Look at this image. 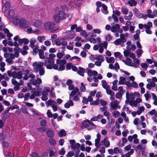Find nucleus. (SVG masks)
Segmentation results:
<instances>
[{
  "mask_svg": "<svg viewBox=\"0 0 157 157\" xmlns=\"http://www.w3.org/2000/svg\"><path fill=\"white\" fill-rule=\"evenodd\" d=\"M44 27L46 29H50L51 32L53 33L57 30L59 28V26L54 22H47L45 23Z\"/></svg>",
  "mask_w": 157,
  "mask_h": 157,
  "instance_id": "1",
  "label": "nucleus"
},
{
  "mask_svg": "<svg viewBox=\"0 0 157 157\" xmlns=\"http://www.w3.org/2000/svg\"><path fill=\"white\" fill-rule=\"evenodd\" d=\"M69 16V14H67L66 15L63 11H59L58 14H56L54 15L53 18L54 20H60V19L63 20L66 18V16L68 17Z\"/></svg>",
  "mask_w": 157,
  "mask_h": 157,
  "instance_id": "2",
  "label": "nucleus"
},
{
  "mask_svg": "<svg viewBox=\"0 0 157 157\" xmlns=\"http://www.w3.org/2000/svg\"><path fill=\"white\" fill-rule=\"evenodd\" d=\"M44 63V66L46 67L47 69H52V66L54 64V59H48L45 58Z\"/></svg>",
  "mask_w": 157,
  "mask_h": 157,
  "instance_id": "3",
  "label": "nucleus"
},
{
  "mask_svg": "<svg viewBox=\"0 0 157 157\" xmlns=\"http://www.w3.org/2000/svg\"><path fill=\"white\" fill-rule=\"evenodd\" d=\"M19 25L25 29L28 28V26L31 25V23L29 20H19Z\"/></svg>",
  "mask_w": 157,
  "mask_h": 157,
  "instance_id": "4",
  "label": "nucleus"
},
{
  "mask_svg": "<svg viewBox=\"0 0 157 157\" xmlns=\"http://www.w3.org/2000/svg\"><path fill=\"white\" fill-rule=\"evenodd\" d=\"M133 11L135 15L139 18H143L144 19H146L147 18V14H144L142 13H140L138 10L136 8H135L133 9Z\"/></svg>",
  "mask_w": 157,
  "mask_h": 157,
  "instance_id": "5",
  "label": "nucleus"
},
{
  "mask_svg": "<svg viewBox=\"0 0 157 157\" xmlns=\"http://www.w3.org/2000/svg\"><path fill=\"white\" fill-rule=\"evenodd\" d=\"M85 71L86 70L85 68L79 67L78 68L77 73L79 75L83 77L84 76V73L85 72Z\"/></svg>",
  "mask_w": 157,
  "mask_h": 157,
  "instance_id": "6",
  "label": "nucleus"
},
{
  "mask_svg": "<svg viewBox=\"0 0 157 157\" xmlns=\"http://www.w3.org/2000/svg\"><path fill=\"white\" fill-rule=\"evenodd\" d=\"M46 134L48 137L53 138L54 135V132L51 129H48L46 132Z\"/></svg>",
  "mask_w": 157,
  "mask_h": 157,
  "instance_id": "7",
  "label": "nucleus"
},
{
  "mask_svg": "<svg viewBox=\"0 0 157 157\" xmlns=\"http://www.w3.org/2000/svg\"><path fill=\"white\" fill-rule=\"evenodd\" d=\"M120 14V13L119 11L117 10H115V11L113 10L112 17L113 19V20H118L116 15L119 16Z\"/></svg>",
  "mask_w": 157,
  "mask_h": 157,
  "instance_id": "8",
  "label": "nucleus"
},
{
  "mask_svg": "<svg viewBox=\"0 0 157 157\" xmlns=\"http://www.w3.org/2000/svg\"><path fill=\"white\" fill-rule=\"evenodd\" d=\"M118 102L116 100L114 102H111L110 105L111 107L113 110H116L117 109V105H118Z\"/></svg>",
  "mask_w": 157,
  "mask_h": 157,
  "instance_id": "9",
  "label": "nucleus"
},
{
  "mask_svg": "<svg viewBox=\"0 0 157 157\" xmlns=\"http://www.w3.org/2000/svg\"><path fill=\"white\" fill-rule=\"evenodd\" d=\"M44 65V63L42 62H38V64L36 68H35V71L36 72L38 71V70L44 68L43 67Z\"/></svg>",
  "mask_w": 157,
  "mask_h": 157,
  "instance_id": "10",
  "label": "nucleus"
},
{
  "mask_svg": "<svg viewBox=\"0 0 157 157\" xmlns=\"http://www.w3.org/2000/svg\"><path fill=\"white\" fill-rule=\"evenodd\" d=\"M102 9L101 10L102 12L105 14H107L108 13V11L107 10V7L104 4H102Z\"/></svg>",
  "mask_w": 157,
  "mask_h": 157,
  "instance_id": "11",
  "label": "nucleus"
},
{
  "mask_svg": "<svg viewBox=\"0 0 157 157\" xmlns=\"http://www.w3.org/2000/svg\"><path fill=\"white\" fill-rule=\"evenodd\" d=\"M35 21L33 22V25L36 28H39L42 25V22L40 20H35Z\"/></svg>",
  "mask_w": 157,
  "mask_h": 157,
  "instance_id": "12",
  "label": "nucleus"
},
{
  "mask_svg": "<svg viewBox=\"0 0 157 157\" xmlns=\"http://www.w3.org/2000/svg\"><path fill=\"white\" fill-rule=\"evenodd\" d=\"M74 105V103L72 101H69L68 102L66 103L64 105L65 108H69L70 106H72Z\"/></svg>",
  "mask_w": 157,
  "mask_h": 157,
  "instance_id": "13",
  "label": "nucleus"
},
{
  "mask_svg": "<svg viewBox=\"0 0 157 157\" xmlns=\"http://www.w3.org/2000/svg\"><path fill=\"white\" fill-rule=\"evenodd\" d=\"M58 134L60 137L62 138L66 135V133L64 129H62L59 131L58 133Z\"/></svg>",
  "mask_w": 157,
  "mask_h": 157,
  "instance_id": "14",
  "label": "nucleus"
},
{
  "mask_svg": "<svg viewBox=\"0 0 157 157\" xmlns=\"http://www.w3.org/2000/svg\"><path fill=\"white\" fill-rule=\"evenodd\" d=\"M31 48H33V54H34V53H35L36 55L38 52L39 51V49H38L39 46L34 45L33 46H31Z\"/></svg>",
  "mask_w": 157,
  "mask_h": 157,
  "instance_id": "15",
  "label": "nucleus"
},
{
  "mask_svg": "<svg viewBox=\"0 0 157 157\" xmlns=\"http://www.w3.org/2000/svg\"><path fill=\"white\" fill-rule=\"evenodd\" d=\"M39 55L40 58L42 59H45L44 54V52L41 49H39Z\"/></svg>",
  "mask_w": 157,
  "mask_h": 157,
  "instance_id": "16",
  "label": "nucleus"
},
{
  "mask_svg": "<svg viewBox=\"0 0 157 157\" xmlns=\"http://www.w3.org/2000/svg\"><path fill=\"white\" fill-rule=\"evenodd\" d=\"M108 45L106 41H104L103 43H100L98 44L99 47L104 48L105 49H106Z\"/></svg>",
  "mask_w": 157,
  "mask_h": 157,
  "instance_id": "17",
  "label": "nucleus"
},
{
  "mask_svg": "<svg viewBox=\"0 0 157 157\" xmlns=\"http://www.w3.org/2000/svg\"><path fill=\"white\" fill-rule=\"evenodd\" d=\"M15 12L13 10H10L8 13V16L9 18H11L15 15Z\"/></svg>",
  "mask_w": 157,
  "mask_h": 157,
  "instance_id": "18",
  "label": "nucleus"
},
{
  "mask_svg": "<svg viewBox=\"0 0 157 157\" xmlns=\"http://www.w3.org/2000/svg\"><path fill=\"white\" fill-rule=\"evenodd\" d=\"M4 7H5L4 9L6 11L10 9V3L8 2H6L4 5Z\"/></svg>",
  "mask_w": 157,
  "mask_h": 157,
  "instance_id": "19",
  "label": "nucleus"
},
{
  "mask_svg": "<svg viewBox=\"0 0 157 157\" xmlns=\"http://www.w3.org/2000/svg\"><path fill=\"white\" fill-rule=\"evenodd\" d=\"M106 60L107 62L108 63H113L115 62V59L113 57H110V58L106 57Z\"/></svg>",
  "mask_w": 157,
  "mask_h": 157,
  "instance_id": "20",
  "label": "nucleus"
},
{
  "mask_svg": "<svg viewBox=\"0 0 157 157\" xmlns=\"http://www.w3.org/2000/svg\"><path fill=\"white\" fill-rule=\"evenodd\" d=\"M66 63L67 61L65 59L60 60L58 59L56 60V63L57 64L61 65L62 63L64 64Z\"/></svg>",
  "mask_w": 157,
  "mask_h": 157,
  "instance_id": "21",
  "label": "nucleus"
},
{
  "mask_svg": "<svg viewBox=\"0 0 157 157\" xmlns=\"http://www.w3.org/2000/svg\"><path fill=\"white\" fill-rule=\"evenodd\" d=\"M78 88L77 87H76L75 88L74 90L71 91V93L70 94V96H73L76 94L77 92H78Z\"/></svg>",
  "mask_w": 157,
  "mask_h": 157,
  "instance_id": "22",
  "label": "nucleus"
},
{
  "mask_svg": "<svg viewBox=\"0 0 157 157\" xmlns=\"http://www.w3.org/2000/svg\"><path fill=\"white\" fill-rule=\"evenodd\" d=\"M80 147V144L78 143H76L74 146H71V147L72 149H73L74 150H75V149H79Z\"/></svg>",
  "mask_w": 157,
  "mask_h": 157,
  "instance_id": "23",
  "label": "nucleus"
},
{
  "mask_svg": "<svg viewBox=\"0 0 157 157\" xmlns=\"http://www.w3.org/2000/svg\"><path fill=\"white\" fill-rule=\"evenodd\" d=\"M126 80V79L124 77H121L120 78V80L119 81L118 83L120 85L124 84Z\"/></svg>",
  "mask_w": 157,
  "mask_h": 157,
  "instance_id": "24",
  "label": "nucleus"
},
{
  "mask_svg": "<svg viewBox=\"0 0 157 157\" xmlns=\"http://www.w3.org/2000/svg\"><path fill=\"white\" fill-rule=\"evenodd\" d=\"M94 59L96 60H100L101 62H103L104 61V57L102 55L96 56L94 58Z\"/></svg>",
  "mask_w": 157,
  "mask_h": 157,
  "instance_id": "25",
  "label": "nucleus"
},
{
  "mask_svg": "<svg viewBox=\"0 0 157 157\" xmlns=\"http://www.w3.org/2000/svg\"><path fill=\"white\" fill-rule=\"evenodd\" d=\"M53 103L52 105V107L54 111H56L57 109V103L56 102L53 101Z\"/></svg>",
  "mask_w": 157,
  "mask_h": 157,
  "instance_id": "26",
  "label": "nucleus"
},
{
  "mask_svg": "<svg viewBox=\"0 0 157 157\" xmlns=\"http://www.w3.org/2000/svg\"><path fill=\"white\" fill-rule=\"evenodd\" d=\"M80 35L81 36H84L85 39H86L87 37L88 36V34H87V33L84 30L81 31L80 33Z\"/></svg>",
  "mask_w": 157,
  "mask_h": 157,
  "instance_id": "27",
  "label": "nucleus"
},
{
  "mask_svg": "<svg viewBox=\"0 0 157 157\" xmlns=\"http://www.w3.org/2000/svg\"><path fill=\"white\" fill-rule=\"evenodd\" d=\"M104 145L106 147H108L110 146V142L108 140H107L106 138H105L104 140Z\"/></svg>",
  "mask_w": 157,
  "mask_h": 157,
  "instance_id": "28",
  "label": "nucleus"
},
{
  "mask_svg": "<svg viewBox=\"0 0 157 157\" xmlns=\"http://www.w3.org/2000/svg\"><path fill=\"white\" fill-rule=\"evenodd\" d=\"M81 86L80 87V89L81 91L82 92H84L86 90V88L83 82H81Z\"/></svg>",
  "mask_w": 157,
  "mask_h": 157,
  "instance_id": "29",
  "label": "nucleus"
},
{
  "mask_svg": "<svg viewBox=\"0 0 157 157\" xmlns=\"http://www.w3.org/2000/svg\"><path fill=\"white\" fill-rule=\"evenodd\" d=\"M46 128L44 127H40L37 128V131L40 132L42 133L46 130Z\"/></svg>",
  "mask_w": 157,
  "mask_h": 157,
  "instance_id": "30",
  "label": "nucleus"
},
{
  "mask_svg": "<svg viewBox=\"0 0 157 157\" xmlns=\"http://www.w3.org/2000/svg\"><path fill=\"white\" fill-rule=\"evenodd\" d=\"M47 123L46 121L44 119L41 120L40 122V125L43 127H45Z\"/></svg>",
  "mask_w": 157,
  "mask_h": 157,
  "instance_id": "31",
  "label": "nucleus"
},
{
  "mask_svg": "<svg viewBox=\"0 0 157 157\" xmlns=\"http://www.w3.org/2000/svg\"><path fill=\"white\" fill-rule=\"evenodd\" d=\"M49 143L52 145H55L56 143V141L52 138L49 139Z\"/></svg>",
  "mask_w": 157,
  "mask_h": 157,
  "instance_id": "32",
  "label": "nucleus"
},
{
  "mask_svg": "<svg viewBox=\"0 0 157 157\" xmlns=\"http://www.w3.org/2000/svg\"><path fill=\"white\" fill-rule=\"evenodd\" d=\"M23 75V73L21 71H19L17 73V76L16 78L19 79H21L22 78V75Z\"/></svg>",
  "mask_w": 157,
  "mask_h": 157,
  "instance_id": "33",
  "label": "nucleus"
},
{
  "mask_svg": "<svg viewBox=\"0 0 157 157\" xmlns=\"http://www.w3.org/2000/svg\"><path fill=\"white\" fill-rule=\"evenodd\" d=\"M11 81L12 84L15 86L18 85H21L20 83L18 82L15 79H12L11 80Z\"/></svg>",
  "mask_w": 157,
  "mask_h": 157,
  "instance_id": "34",
  "label": "nucleus"
},
{
  "mask_svg": "<svg viewBox=\"0 0 157 157\" xmlns=\"http://www.w3.org/2000/svg\"><path fill=\"white\" fill-rule=\"evenodd\" d=\"M130 51H127L125 50L124 51V54L125 57H127L128 56H129V55L131 53Z\"/></svg>",
  "mask_w": 157,
  "mask_h": 157,
  "instance_id": "35",
  "label": "nucleus"
},
{
  "mask_svg": "<svg viewBox=\"0 0 157 157\" xmlns=\"http://www.w3.org/2000/svg\"><path fill=\"white\" fill-rule=\"evenodd\" d=\"M51 122H52V125L56 129L59 128L58 126L56 124L55 121L54 120L52 119Z\"/></svg>",
  "mask_w": 157,
  "mask_h": 157,
  "instance_id": "36",
  "label": "nucleus"
},
{
  "mask_svg": "<svg viewBox=\"0 0 157 157\" xmlns=\"http://www.w3.org/2000/svg\"><path fill=\"white\" fill-rule=\"evenodd\" d=\"M2 145L4 148L6 149L9 146V144L7 142L3 141L2 142Z\"/></svg>",
  "mask_w": 157,
  "mask_h": 157,
  "instance_id": "37",
  "label": "nucleus"
},
{
  "mask_svg": "<svg viewBox=\"0 0 157 157\" xmlns=\"http://www.w3.org/2000/svg\"><path fill=\"white\" fill-rule=\"evenodd\" d=\"M37 39L40 42H42L43 40L45 39V37L44 36H39L37 37Z\"/></svg>",
  "mask_w": 157,
  "mask_h": 157,
  "instance_id": "38",
  "label": "nucleus"
},
{
  "mask_svg": "<svg viewBox=\"0 0 157 157\" xmlns=\"http://www.w3.org/2000/svg\"><path fill=\"white\" fill-rule=\"evenodd\" d=\"M106 92L108 94L110 95L112 97L114 96L115 94L114 92L110 90H106Z\"/></svg>",
  "mask_w": 157,
  "mask_h": 157,
  "instance_id": "39",
  "label": "nucleus"
},
{
  "mask_svg": "<svg viewBox=\"0 0 157 157\" xmlns=\"http://www.w3.org/2000/svg\"><path fill=\"white\" fill-rule=\"evenodd\" d=\"M121 12L124 14L126 15L127 14L128 10L127 8L123 7L121 8Z\"/></svg>",
  "mask_w": 157,
  "mask_h": 157,
  "instance_id": "40",
  "label": "nucleus"
},
{
  "mask_svg": "<svg viewBox=\"0 0 157 157\" xmlns=\"http://www.w3.org/2000/svg\"><path fill=\"white\" fill-rule=\"evenodd\" d=\"M148 91H147V93L144 94V96L146 100L148 101L150 98L151 97L150 94H148Z\"/></svg>",
  "mask_w": 157,
  "mask_h": 157,
  "instance_id": "41",
  "label": "nucleus"
},
{
  "mask_svg": "<svg viewBox=\"0 0 157 157\" xmlns=\"http://www.w3.org/2000/svg\"><path fill=\"white\" fill-rule=\"evenodd\" d=\"M38 71H39V74L40 76H42L44 74L45 71L44 68L38 70Z\"/></svg>",
  "mask_w": 157,
  "mask_h": 157,
  "instance_id": "42",
  "label": "nucleus"
},
{
  "mask_svg": "<svg viewBox=\"0 0 157 157\" xmlns=\"http://www.w3.org/2000/svg\"><path fill=\"white\" fill-rule=\"evenodd\" d=\"M53 103V101L51 100H49L46 102V104L47 107L52 105V103Z\"/></svg>",
  "mask_w": 157,
  "mask_h": 157,
  "instance_id": "43",
  "label": "nucleus"
},
{
  "mask_svg": "<svg viewBox=\"0 0 157 157\" xmlns=\"http://www.w3.org/2000/svg\"><path fill=\"white\" fill-rule=\"evenodd\" d=\"M129 16L128 17L125 16V17H124V18L126 20H128V19H132V18L133 15L132 13L131 12H129Z\"/></svg>",
  "mask_w": 157,
  "mask_h": 157,
  "instance_id": "44",
  "label": "nucleus"
},
{
  "mask_svg": "<svg viewBox=\"0 0 157 157\" xmlns=\"http://www.w3.org/2000/svg\"><path fill=\"white\" fill-rule=\"evenodd\" d=\"M55 41V44L58 46H59L61 45V43L59 40H52V43H53V42Z\"/></svg>",
  "mask_w": 157,
  "mask_h": 157,
  "instance_id": "45",
  "label": "nucleus"
},
{
  "mask_svg": "<svg viewBox=\"0 0 157 157\" xmlns=\"http://www.w3.org/2000/svg\"><path fill=\"white\" fill-rule=\"evenodd\" d=\"M121 42V40L120 39H118L114 42V43L116 45H119Z\"/></svg>",
  "mask_w": 157,
  "mask_h": 157,
  "instance_id": "46",
  "label": "nucleus"
},
{
  "mask_svg": "<svg viewBox=\"0 0 157 157\" xmlns=\"http://www.w3.org/2000/svg\"><path fill=\"white\" fill-rule=\"evenodd\" d=\"M49 57H46L45 58H48V59H54L53 58L56 57V55L53 54H49Z\"/></svg>",
  "mask_w": 157,
  "mask_h": 157,
  "instance_id": "47",
  "label": "nucleus"
},
{
  "mask_svg": "<svg viewBox=\"0 0 157 157\" xmlns=\"http://www.w3.org/2000/svg\"><path fill=\"white\" fill-rule=\"evenodd\" d=\"M112 39V37L109 34L107 35L105 37V40L106 41H109Z\"/></svg>",
  "mask_w": 157,
  "mask_h": 157,
  "instance_id": "48",
  "label": "nucleus"
},
{
  "mask_svg": "<svg viewBox=\"0 0 157 157\" xmlns=\"http://www.w3.org/2000/svg\"><path fill=\"white\" fill-rule=\"evenodd\" d=\"M137 103L136 101L135 100L132 102H130V104L132 106L133 105L135 107H136L137 106Z\"/></svg>",
  "mask_w": 157,
  "mask_h": 157,
  "instance_id": "49",
  "label": "nucleus"
},
{
  "mask_svg": "<svg viewBox=\"0 0 157 157\" xmlns=\"http://www.w3.org/2000/svg\"><path fill=\"white\" fill-rule=\"evenodd\" d=\"M30 44L29 46L31 47V46H33L34 44L36 43V40L33 39H31L30 40Z\"/></svg>",
  "mask_w": 157,
  "mask_h": 157,
  "instance_id": "50",
  "label": "nucleus"
},
{
  "mask_svg": "<svg viewBox=\"0 0 157 157\" xmlns=\"http://www.w3.org/2000/svg\"><path fill=\"white\" fill-rule=\"evenodd\" d=\"M97 101L98 102V103H97V102L95 101H92L90 102V105H98L99 103V101L98 99L97 100Z\"/></svg>",
  "mask_w": 157,
  "mask_h": 157,
  "instance_id": "51",
  "label": "nucleus"
},
{
  "mask_svg": "<svg viewBox=\"0 0 157 157\" xmlns=\"http://www.w3.org/2000/svg\"><path fill=\"white\" fill-rule=\"evenodd\" d=\"M30 95L29 93H27L25 94L24 97V99L25 100H27L28 99Z\"/></svg>",
  "mask_w": 157,
  "mask_h": 157,
  "instance_id": "52",
  "label": "nucleus"
},
{
  "mask_svg": "<svg viewBox=\"0 0 157 157\" xmlns=\"http://www.w3.org/2000/svg\"><path fill=\"white\" fill-rule=\"evenodd\" d=\"M122 97V94L120 92H117L116 94V97L117 98H120Z\"/></svg>",
  "mask_w": 157,
  "mask_h": 157,
  "instance_id": "53",
  "label": "nucleus"
},
{
  "mask_svg": "<svg viewBox=\"0 0 157 157\" xmlns=\"http://www.w3.org/2000/svg\"><path fill=\"white\" fill-rule=\"evenodd\" d=\"M17 73L15 71H13L12 72L11 75H9V77H12L13 78H16L17 76Z\"/></svg>",
  "mask_w": 157,
  "mask_h": 157,
  "instance_id": "54",
  "label": "nucleus"
},
{
  "mask_svg": "<svg viewBox=\"0 0 157 157\" xmlns=\"http://www.w3.org/2000/svg\"><path fill=\"white\" fill-rule=\"evenodd\" d=\"M74 155V152L72 151H70L68 152L67 154L66 155L67 157H71L73 156Z\"/></svg>",
  "mask_w": 157,
  "mask_h": 157,
  "instance_id": "55",
  "label": "nucleus"
},
{
  "mask_svg": "<svg viewBox=\"0 0 157 157\" xmlns=\"http://www.w3.org/2000/svg\"><path fill=\"white\" fill-rule=\"evenodd\" d=\"M133 38L135 40H138L139 41H140L139 36V34H138L137 33L134 35Z\"/></svg>",
  "mask_w": 157,
  "mask_h": 157,
  "instance_id": "56",
  "label": "nucleus"
},
{
  "mask_svg": "<svg viewBox=\"0 0 157 157\" xmlns=\"http://www.w3.org/2000/svg\"><path fill=\"white\" fill-rule=\"evenodd\" d=\"M120 116L119 112L118 111H115L114 113L113 116L115 117H118Z\"/></svg>",
  "mask_w": 157,
  "mask_h": 157,
  "instance_id": "57",
  "label": "nucleus"
},
{
  "mask_svg": "<svg viewBox=\"0 0 157 157\" xmlns=\"http://www.w3.org/2000/svg\"><path fill=\"white\" fill-rule=\"evenodd\" d=\"M47 114L48 117H49L51 118L53 116L52 113L50 112L49 110H48L47 112Z\"/></svg>",
  "mask_w": 157,
  "mask_h": 157,
  "instance_id": "58",
  "label": "nucleus"
},
{
  "mask_svg": "<svg viewBox=\"0 0 157 157\" xmlns=\"http://www.w3.org/2000/svg\"><path fill=\"white\" fill-rule=\"evenodd\" d=\"M100 139V138H96L95 140V145L96 147H97L98 145H99L98 144L99 143Z\"/></svg>",
  "mask_w": 157,
  "mask_h": 157,
  "instance_id": "59",
  "label": "nucleus"
},
{
  "mask_svg": "<svg viewBox=\"0 0 157 157\" xmlns=\"http://www.w3.org/2000/svg\"><path fill=\"white\" fill-rule=\"evenodd\" d=\"M132 87L137 88L138 87L137 84L135 81H132Z\"/></svg>",
  "mask_w": 157,
  "mask_h": 157,
  "instance_id": "60",
  "label": "nucleus"
},
{
  "mask_svg": "<svg viewBox=\"0 0 157 157\" xmlns=\"http://www.w3.org/2000/svg\"><path fill=\"white\" fill-rule=\"evenodd\" d=\"M64 69H65V66L63 64H61L59 66V69H58V71H63V70H64Z\"/></svg>",
  "mask_w": 157,
  "mask_h": 157,
  "instance_id": "61",
  "label": "nucleus"
},
{
  "mask_svg": "<svg viewBox=\"0 0 157 157\" xmlns=\"http://www.w3.org/2000/svg\"><path fill=\"white\" fill-rule=\"evenodd\" d=\"M65 153V151L64 150V148H62L61 149L60 151H59V154L61 155H64Z\"/></svg>",
  "mask_w": 157,
  "mask_h": 157,
  "instance_id": "62",
  "label": "nucleus"
},
{
  "mask_svg": "<svg viewBox=\"0 0 157 157\" xmlns=\"http://www.w3.org/2000/svg\"><path fill=\"white\" fill-rule=\"evenodd\" d=\"M64 142V140L62 139H60L59 141V144L61 146H63Z\"/></svg>",
  "mask_w": 157,
  "mask_h": 157,
  "instance_id": "63",
  "label": "nucleus"
},
{
  "mask_svg": "<svg viewBox=\"0 0 157 157\" xmlns=\"http://www.w3.org/2000/svg\"><path fill=\"white\" fill-rule=\"evenodd\" d=\"M155 112L156 111L155 109H153L151 111L149 112L148 113V114H149L152 116L155 114Z\"/></svg>",
  "mask_w": 157,
  "mask_h": 157,
  "instance_id": "64",
  "label": "nucleus"
}]
</instances>
